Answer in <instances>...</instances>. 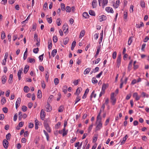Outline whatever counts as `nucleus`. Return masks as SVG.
I'll use <instances>...</instances> for the list:
<instances>
[{"label": "nucleus", "mask_w": 149, "mask_h": 149, "mask_svg": "<svg viewBox=\"0 0 149 149\" xmlns=\"http://www.w3.org/2000/svg\"><path fill=\"white\" fill-rule=\"evenodd\" d=\"M18 116V114L17 113H16L15 114L14 117H13V120L14 121H15L17 119Z\"/></svg>", "instance_id": "864d4df0"}, {"label": "nucleus", "mask_w": 149, "mask_h": 149, "mask_svg": "<svg viewBox=\"0 0 149 149\" xmlns=\"http://www.w3.org/2000/svg\"><path fill=\"white\" fill-rule=\"evenodd\" d=\"M85 31L84 30H82L80 32V34L79 35V38H81L82 37H83L85 35Z\"/></svg>", "instance_id": "5701e85b"}, {"label": "nucleus", "mask_w": 149, "mask_h": 149, "mask_svg": "<svg viewBox=\"0 0 149 149\" xmlns=\"http://www.w3.org/2000/svg\"><path fill=\"white\" fill-rule=\"evenodd\" d=\"M120 1L119 0H117L116 1V3L115 4V8H117L119 6V3H120Z\"/></svg>", "instance_id": "5fc2aeb1"}, {"label": "nucleus", "mask_w": 149, "mask_h": 149, "mask_svg": "<svg viewBox=\"0 0 149 149\" xmlns=\"http://www.w3.org/2000/svg\"><path fill=\"white\" fill-rule=\"evenodd\" d=\"M67 86H64L63 88V92L65 94H66L67 92Z\"/></svg>", "instance_id": "aec40b11"}, {"label": "nucleus", "mask_w": 149, "mask_h": 149, "mask_svg": "<svg viewBox=\"0 0 149 149\" xmlns=\"http://www.w3.org/2000/svg\"><path fill=\"white\" fill-rule=\"evenodd\" d=\"M36 28V23L33 24L32 25V29H33L34 31H35Z\"/></svg>", "instance_id": "0e129e2a"}, {"label": "nucleus", "mask_w": 149, "mask_h": 149, "mask_svg": "<svg viewBox=\"0 0 149 149\" xmlns=\"http://www.w3.org/2000/svg\"><path fill=\"white\" fill-rule=\"evenodd\" d=\"M45 113L43 109L41 110L40 112V117L42 120H44L45 117Z\"/></svg>", "instance_id": "20e7f679"}, {"label": "nucleus", "mask_w": 149, "mask_h": 149, "mask_svg": "<svg viewBox=\"0 0 149 149\" xmlns=\"http://www.w3.org/2000/svg\"><path fill=\"white\" fill-rule=\"evenodd\" d=\"M127 11H125L124 12L123 19L124 21L126 22L127 21Z\"/></svg>", "instance_id": "9b49d317"}, {"label": "nucleus", "mask_w": 149, "mask_h": 149, "mask_svg": "<svg viewBox=\"0 0 149 149\" xmlns=\"http://www.w3.org/2000/svg\"><path fill=\"white\" fill-rule=\"evenodd\" d=\"M11 136V134L10 133H8V134H7L6 135V138L7 139V140H9L10 139Z\"/></svg>", "instance_id": "c9c22d12"}, {"label": "nucleus", "mask_w": 149, "mask_h": 149, "mask_svg": "<svg viewBox=\"0 0 149 149\" xmlns=\"http://www.w3.org/2000/svg\"><path fill=\"white\" fill-rule=\"evenodd\" d=\"M121 54H120L118 55V56L117 59L116 63H121Z\"/></svg>", "instance_id": "a211bd4d"}, {"label": "nucleus", "mask_w": 149, "mask_h": 149, "mask_svg": "<svg viewBox=\"0 0 149 149\" xmlns=\"http://www.w3.org/2000/svg\"><path fill=\"white\" fill-rule=\"evenodd\" d=\"M22 70L23 69H21V70H19L18 71L17 76L18 77V79L19 80H20L22 78L21 77V74L22 73Z\"/></svg>", "instance_id": "9d476101"}, {"label": "nucleus", "mask_w": 149, "mask_h": 149, "mask_svg": "<svg viewBox=\"0 0 149 149\" xmlns=\"http://www.w3.org/2000/svg\"><path fill=\"white\" fill-rule=\"evenodd\" d=\"M39 48H34L33 50V52L35 54H37L39 51Z\"/></svg>", "instance_id": "4d7b16f0"}, {"label": "nucleus", "mask_w": 149, "mask_h": 149, "mask_svg": "<svg viewBox=\"0 0 149 149\" xmlns=\"http://www.w3.org/2000/svg\"><path fill=\"white\" fill-rule=\"evenodd\" d=\"M42 97L41 91L40 90H39L38 92V97L39 98H41Z\"/></svg>", "instance_id": "b1692460"}, {"label": "nucleus", "mask_w": 149, "mask_h": 149, "mask_svg": "<svg viewBox=\"0 0 149 149\" xmlns=\"http://www.w3.org/2000/svg\"><path fill=\"white\" fill-rule=\"evenodd\" d=\"M144 26V24L142 22H140V24H136V27L137 28H140L142 26Z\"/></svg>", "instance_id": "f3484780"}, {"label": "nucleus", "mask_w": 149, "mask_h": 149, "mask_svg": "<svg viewBox=\"0 0 149 149\" xmlns=\"http://www.w3.org/2000/svg\"><path fill=\"white\" fill-rule=\"evenodd\" d=\"M45 107L46 109V111L47 112L50 111L52 110V107L50 106V105L48 102H47V104L46 106Z\"/></svg>", "instance_id": "39448f33"}, {"label": "nucleus", "mask_w": 149, "mask_h": 149, "mask_svg": "<svg viewBox=\"0 0 149 149\" xmlns=\"http://www.w3.org/2000/svg\"><path fill=\"white\" fill-rule=\"evenodd\" d=\"M48 48L49 49H52V42L51 40H48Z\"/></svg>", "instance_id": "4468645a"}, {"label": "nucleus", "mask_w": 149, "mask_h": 149, "mask_svg": "<svg viewBox=\"0 0 149 149\" xmlns=\"http://www.w3.org/2000/svg\"><path fill=\"white\" fill-rule=\"evenodd\" d=\"M114 93H113L111 94V102L113 105L115 104L116 102V98L114 97Z\"/></svg>", "instance_id": "f03ea898"}, {"label": "nucleus", "mask_w": 149, "mask_h": 149, "mask_svg": "<svg viewBox=\"0 0 149 149\" xmlns=\"http://www.w3.org/2000/svg\"><path fill=\"white\" fill-rule=\"evenodd\" d=\"M6 37L5 33L4 32H2L1 34V38L2 39H3Z\"/></svg>", "instance_id": "13d9d810"}, {"label": "nucleus", "mask_w": 149, "mask_h": 149, "mask_svg": "<svg viewBox=\"0 0 149 149\" xmlns=\"http://www.w3.org/2000/svg\"><path fill=\"white\" fill-rule=\"evenodd\" d=\"M82 15L83 17L86 19L88 18L89 17L88 13L86 12H84L83 13Z\"/></svg>", "instance_id": "2eb2a0df"}, {"label": "nucleus", "mask_w": 149, "mask_h": 149, "mask_svg": "<svg viewBox=\"0 0 149 149\" xmlns=\"http://www.w3.org/2000/svg\"><path fill=\"white\" fill-rule=\"evenodd\" d=\"M117 55V53L116 52H114L112 54V58L113 59H115L116 58Z\"/></svg>", "instance_id": "603ef678"}, {"label": "nucleus", "mask_w": 149, "mask_h": 149, "mask_svg": "<svg viewBox=\"0 0 149 149\" xmlns=\"http://www.w3.org/2000/svg\"><path fill=\"white\" fill-rule=\"evenodd\" d=\"M27 52V48L26 49L25 51V52L24 53V57H23V59L24 60H25L26 59L27 57V55L26 54V53Z\"/></svg>", "instance_id": "cd10ccee"}, {"label": "nucleus", "mask_w": 149, "mask_h": 149, "mask_svg": "<svg viewBox=\"0 0 149 149\" xmlns=\"http://www.w3.org/2000/svg\"><path fill=\"white\" fill-rule=\"evenodd\" d=\"M43 8L44 10H45L46 8H48L47 3V2L45 3L44 4Z\"/></svg>", "instance_id": "a19ab883"}, {"label": "nucleus", "mask_w": 149, "mask_h": 149, "mask_svg": "<svg viewBox=\"0 0 149 149\" xmlns=\"http://www.w3.org/2000/svg\"><path fill=\"white\" fill-rule=\"evenodd\" d=\"M61 8L62 11H64L65 10V5L63 3L61 4Z\"/></svg>", "instance_id": "79ce46f5"}, {"label": "nucleus", "mask_w": 149, "mask_h": 149, "mask_svg": "<svg viewBox=\"0 0 149 149\" xmlns=\"http://www.w3.org/2000/svg\"><path fill=\"white\" fill-rule=\"evenodd\" d=\"M65 10L67 12H70L71 10V8L69 6H67L66 7Z\"/></svg>", "instance_id": "e433bc0d"}, {"label": "nucleus", "mask_w": 149, "mask_h": 149, "mask_svg": "<svg viewBox=\"0 0 149 149\" xmlns=\"http://www.w3.org/2000/svg\"><path fill=\"white\" fill-rule=\"evenodd\" d=\"M44 126L45 127H48L49 126V125L47 123V120H45L44 123Z\"/></svg>", "instance_id": "37998d69"}, {"label": "nucleus", "mask_w": 149, "mask_h": 149, "mask_svg": "<svg viewBox=\"0 0 149 149\" xmlns=\"http://www.w3.org/2000/svg\"><path fill=\"white\" fill-rule=\"evenodd\" d=\"M100 47L101 45H99L97 47V50L96 53L94 56V57L96 58L97 57V56L99 54V53L100 51Z\"/></svg>", "instance_id": "0eeeda50"}, {"label": "nucleus", "mask_w": 149, "mask_h": 149, "mask_svg": "<svg viewBox=\"0 0 149 149\" xmlns=\"http://www.w3.org/2000/svg\"><path fill=\"white\" fill-rule=\"evenodd\" d=\"M6 81V75H3L1 78L2 83L3 84H5Z\"/></svg>", "instance_id": "f8f14e48"}, {"label": "nucleus", "mask_w": 149, "mask_h": 149, "mask_svg": "<svg viewBox=\"0 0 149 149\" xmlns=\"http://www.w3.org/2000/svg\"><path fill=\"white\" fill-rule=\"evenodd\" d=\"M109 87V84L108 83H104L103 84L102 87V90L105 91L106 89Z\"/></svg>", "instance_id": "6e6552de"}, {"label": "nucleus", "mask_w": 149, "mask_h": 149, "mask_svg": "<svg viewBox=\"0 0 149 149\" xmlns=\"http://www.w3.org/2000/svg\"><path fill=\"white\" fill-rule=\"evenodd\" d=\"M47 21L49 24H51L52 21V18L51 17L47 18Z\"/></svg>", "instance_id": "a18cd8bd"}, {"label": "nucleus", "mask_w": 149, "mask_h": 149, "mask_svg": "<svg viewBox=\"0 0 149 149\" xmlns=\"http://www.w3.org/2000/svg\"><path fill=\"white\" fill-rule=\"evenodd\" d=\"M13 81V75L12 74H10L8 80V82L9 84L12 83Z\"/></svg>", "instance_id": "4be33fe9"}, {"label": "nucleus", "mask_w": 149, "mask_h": 149, "mask_svg": "<svg viewBox=\"0 0 149 149\" xmlns=\"http://www.w3.org/2000/svg\"><path fill=\"white\" fill-rule=\"evenodd\" d=\"M42 87L43 89H45V84L44 81L41 82Z\"/></svg>", "instance_id": "052dcab7"}, {"label": "nucleus", "mask_w": 149, "mask_h": 149, "mask_svg": "<svg viewBox=\"0 0 149 149\" xmlns=\"http://www.w3.org/2000/svg\"><path fill=\"white\" fill-rule=\"evenodd\" d=\"M29 59V61H28V62H29L31 63L33 62L34 63H35L36 61L35 59L34 58H31L30 57H29L28 58L27 60Z\"/></svg>", "instance_id": "7c9ffc66"}, {"label": "nucleus", "mask_w": 149, "mask_h": 149, "mask_svg": "<svg viewBox=\"0 0 149 149\" xmlns=\"http://www.w3.org/2000/svg\"><path fill=\"white\" fill-rule=\"evenodd\" d=\"M3 111L5 113H7L8 112V109L6 107H4L3 108Z\"/></svg>", "instance_id": "e2e57ef3"}, {"label": "nucleus", "mask_w": 149, "mask_h": 149, "mask_svg": "<svg viewBox=\"0 0 149 149\" xmlns=\"http://www.w3.org/2000/svg\"><path fill=\"white\" fill-rule=\"evenodd\" d=\"M38 68L42 72H43L44 70V68L42 66H39Z\"/></svg>", "instance_id": "338daca9"}, {"label": "nucleus", "mask_w": 149, "mask_h": 149, "mask_svg": "<svg viewBox=\"0 0 149 149\" xmlns=\"http://www.w3.org/2000/svg\"><path fill=\"white\" fill-rule=\"evenodd\" d=\"M54 96L52 95H51L48 98V102H50L52 101V99L54 98Z\"/></svg>", "instance_id": "09e8293b"}, {"label": "nucleus", "mask_w": 149, "mask_h": 149, "mask_svg": "<svg viewBox=\"0 0 149 149\" xmlns=\"http://www.w3.org/2000/svg\"><path fill=\"white\" fill-rule=\"evenodd\" d=\"M61 20L60 18L57 19L56 21V23L58 26H60L61 25L60 23Z\"/></svg>", "instance_id": "c03bdc74"}, {"label": "nucleus", "mask_w": 149, "mask_h": 149, "mask_svg": "<svg viewBox=\"0 0 149 149\" xmlns=\"http://www.w3.org/2000/svg\"><path fill=\"white\" fill-rule=\"evenodd\" d=\"M100 122H102L101 117L100 116H98L97 115V118L96 123H97V122H100Z\"/></svg>", "instance_id": "72a5a7b5"}, {"label": "nucleus", "mask_w": 149, "mask_h": 149, "mask_svg": "<svg viewBox=\"0 0 149 149\" xmlns=\"http://www.w3.org/2000/svg\"><path fill=\"white\" fill-rule=\"evenodd\" d=\"M21 101V99L20 97H19L17 98V101L16 102L15 105H19L20 104V102Z\"/></svg>", "instance_id": "58836bf2"}, {"label": "nucleus", "mask_w": 149, "mask_h": 149, "mask_svg": "<svg viewBox=\"0 0 149 149\" xmlns=\"http://www.w3.org/2000/svg\"><path fill=\"white\" fill-rule=\"evenodd\" d=\"M57 52V51L56 49H54L52 50L51 54L53 57H54L56 55Z\"/></svg>", "instance_id": "c85d7f7f"}, {"label": "nucleus", "mask_w": 149, "mask_h": 149, "mask_svg": "<svg viewBox=\"0 0 149 149\" xmlns=\"http://www.w3.org/2000/svg\"><path fill=\"white\" fill-rule=\"evenodd\" d=\"M27 108L25 106H23L22 107V110L23 111H26L27 110Z\"/></svg>", "instance_id": "de8ad7c7"}, {"label": "nucleus", "mask_w": 149, "mask_h": 149, "mask_svg": "<svg viewBox=\"0 0 149 149\" xmlns=\"http://www.w3.org/2000/svg\"><path fill=\"white\" fill-rule=\"evenodd\" d=\"M99 69V68L98 67H96L95 69H93V73H95L96 72L98 71Z\"/></svg>", "instance_id": "bf43d9fd"}, {"label": "nucleus", "mask_w": 149, "mask_h": 149, "mask_svg": "<svg viewBox=\"0 0 149 149\" xmlns=\"http://www.w3.org/2000/svg\"><path fill=\"white\" fill-rule=\"evenodd\" d=\"M141 6L142 8H144L145 7V3L144 2L141 1Z\"/></svg>", "instance_id": "774afa93"}, {"label": "nucleus", "mask_w": 149, "mask_h": 149, "mask_svg": "<svg viewBox=\"0 0 149 149\" xmlns=\"http://www.w3.org/2000/svg\"><path fill=\"white\" fill-rule=\"evenodd\" d=\"M81 100V97L79 96H77V97L76 100L75 101V103L74 104H76L77 102Z\"/></svg>", "instance_id": "c756f323"}, {"label": "nucleus", "mask_w": 149, "mask_h": 149, "mask_svg": "<svg viewBox=\"0 0 149 149\" xmlns=\"http://www.w3.org/2000/svg\"><path fill=\"white\" fill-rule=\"evenodd\" d=\"M6 102V99L4 97H3L1 100V103L3 105L5 104Z\"/></svg>", "instance_id": "680f3d73"}, {"label": "nucleus", "mask_w": 149, "mask_h": 149, "mask_svg": "<svg viewBox=\"0 0 149 149\" xmlns=\"http://www.w3.org/2000/svg\"><path fill=\"white\" fill-rule=\"evenodd\" d=\"M141 96L144 97H148L149 95L148 94H147L145 93L144 92H142L141 94Z\"/></svg>", "instance_id": "2f4dec72"}, {"label": "nucleus", "mask_w": 149, "mask_h": 149, "mask_svg": "<svg viewBox=\"0 0 149 149\" xmlns=\"http://www.w3.org/2000/svg\"><path fill=\"white\" fill-rule=\"evenodd\" d=\"M97 124L95 128L96 131L100 130L102 127V122H100V121L99 122H97Z\"/></svg>", "instance_id": "f257e3e1"}, {"label": "nucleus", "mask_w": 149, "mask_h": 149, "mask_svg": "<svg viewBox=\"0 0 149 149\" xmlns=\"http://www.w3.org/2000/svg\"><path fill=\"white\" fill-rule=\"evenodd\" d=\"M107 19V17L104 15H102L100 16L99 17V19L100 22L103 21Z\"/></svg>", "instance_id": "1a4fd4ad"}, {"label": "nucleus", "mask_w": 149, "mask_h": 149, "mask_svg": "<svg viewBox=\"0 0 149 149\" xmlns=\"http://www.w3.org/2000/svg\"><path fill=\"white\" fill-rule=\"evenodd\" d=\"M3 147L6 149L8 147L9 142L6 139H4L3 141Z\"/></svg>", "instance_id": "7ed1b4c3"}, {"label": "nucleus", "mask_w": 149, "mask_h": 149, "mask_svg": "<svg viewBox=\"0 0 149 149\" xmlns=\"http://www.w3.org/2000/svg\"><path fill=\"white\" fill-rule=\"evenodd\" d=\"M97 3L96 0H93L92 2V6L93 8H96L97 6Z\"/></svg>", "instance_id": "ddd939ff"}, {"label": "nucleus", "mask_w": 149, "mask_h": 149, "mask_svg": "<svg viewBox=\"0 0 149 149\" xmlns=\"http://www.w3.org/2000/svg\"><path fill=\"white\" fill-rule=\"evenodd\" d=\"M76 42L75 41H74L72 43L71 47V49L72 50H73L74 49L76 46Z\"/></svg>", "instance_id": "a878e982"}, {"label": "nucleus", "mask_w": 149, "mask_h": 149, "mask_svg": "<svg viewBox=\"0 0 149 149\" xmlns=\"http://www.w3.org/2000/svg\"><path fill=\"white\" fill-rule=\"evenodd\" d=\"M80 81V79H78L77 80H75L74 82L73 83L74 85H77L78 84V81Z\"/></svg>", "instance_id": "6e6d98bb"}, {"label": "nucleus", "mask_w": 149, "mask_h": 149, "mask_svg": "<svg viewBox=\"0 0 149 149\" xmlns=\"http://www.w3.org/2000/svg\"><path fill=\"white\" fill-rule=\"evenodd\" d=\"M92 82L94 84L97 83L98 81L96 79V78L95 77H93L92 78Z\"/></svg>", "instance_id": "473e14b6"}, {"label": "nucleus", "mask_w": 149, "mask_h": 149, "mask_svg": "<svg viewBox=\"0 0 149 149\" xmlns=\"http://www.w3.org/2000/svg\"><path fill=\"white\" fill-rule=\"evenodd\" d=\"M47 73H46V75H45V79L47 81V82L48 81V78L49 77V74L48 72L47 71L46 72Z\"/></svg>", "instance_id": "49530a36"}, {"label": "nucleus", "mask_w": 149, "mask_h": 149, "mask_svg": "<svg viewBox=\"0 0 149 149\" xmlns=\"http://www.w3.org/2000/svg\"><path fill=\"white\" fill-rule=\"evenodd\" d=\"M44 56V54H42L41 55H40L39 56V59L40 61H43V56Z\"/></svg>", "instance_id": "3c124183"}, {"label": "nucleus", "mask_w": 149, "mask_h": 149, "mask_svg": "<svg viewBox=\"0 0 149 149\" xmlns=\"http://www.w3.org/2000/svg\"><path fill=\"white\" fill-rule=\"evenodd\" d=\"M29 68V66L28 65H26L24 68V72L25 74L28 71Z\"/></svg>", "instance_id": "dca6fc26"}, {"label": "nucleus", "mask_w": 149, "mask_h": 149, "mask_svg": "<svg viewBox=\"0 0 149 149\" xmlns=\"http://www.w3.org/2000/svg\"><path fill=\"white\" fill-rule=\"evenodd\" d=\"M82 90V88L81 87H79L76 90L75 93H74V94L77 95L79 96V94L81 93V91Z\"/></svg>", "instance_id": "423d86ee"}, {"label": "nucleus", "mask_w": 149, "mask_h": 149, "mask_svg": "<svg viewBox=\"0 0 149 149\" xmlns=\"http://www.w3.org/2000/svg\"><path fill=\"white\" fill-rule=\"evenodd\" d=\"M132 42V40L131 37H130L128 39V44L129 45H130Z\"/></svg>", "instance_id": "69168bd1"}, {"label": "nucleus", "mask_w": 149, "mask_h": 149, "mask_svg": "<svg viewBox=\"0 0 149 149\" xmlns=\"http://www.w3.org/2000/svg\"><path fill=\"white\" fill-rule=\"evenodd\" d=\"M53 41L54 43H56L57 41L58 38L56 36H54L53 38Z\"/></svg>", "instance_id": "4c0bfd02"}, {"label": "nucleus", "mask_w": 149, "mask_h": 149, "mask_svg": "<svg viewBox=\"0 0 149 149\" xmlns=\"http://www.w3.org/2000/svg\"><path fill=\"white\" fill-rule=\"evenodd\" d=\"M24 91L25 93H28L29 91V88L28 86H25L24 88Z\"/></svg>", "instance_id": "393cba45"}, {"label": "nucleus", "mask_w": 149, "mask_h": 149, "mask_svg": "<svg viewBox=\"0 0 149 149\" xmlns=\"http://www.w3.org/2000/svg\"><path fill=\"white\" fill-rule=\"evenodd\" d=\"M91 70V68H87L84 71V74H88Z\"/></svg>", "instance_id": "6ab92c4d"}, {"label": "nucleus", "mask_w": 149, "mask_h": 149, "mask_svg": "<svg viewBox=\"0 0 149 149\" xmlns=\"http://www.w3.org/2000/svg\"><path fill=\"white\" fill-rule=\"evenodd\" d=\"M89 14L91 16H95V14L94 11L92 10H90L89 12Z\"/></svg>", "instance_id": "bb28decb"}, {"label": "nucleus", "mask_w": 149, "mask_h": 149, "mask_svg": "<svg viewBox=\"0 0 149 149\" xmlns=\"http://www.w3.org/2000/svg\"><path fill=\"white\" fill-rule=\"evenodd\" d=\"M108 3V0H103L102 3V6L104 8L105 6H106Z\"/></svg>", "instance_id": "412c9836"}, {"label": "nucleus", "mask_w": 149, "mask_h": 149, "mask_svg": "<svg viewBox=\"0 0 149 149\" xmlns=\"http://www.w3.org/2000/svg\"><path fill=\"white\" fill-rule=\"evenodd\" d=\"M93 126V124L92 123L89 127L88 129V132L89 133L91 131Z\"/></svg>", "instance_id": "8fccbe9b"}, {"label": "nucleus", "mask_w": 149, "mask_h": 149, "mask_svg": "<svg viewBox=\"0 0 149 149\" xmlns=\"http://www.w3.org/2000/svg\"><path fill=\"white\" fill-rule=\"evenodd\" d=\"M54 82L55 84L56 85L58 84L59 82V80L58 78H56L54 79Z\"/></svg>", "instance_id": "ea45409f"}, {"label": "nucleus", "mask_w": 149, "mask_h": 149, "mask_svg": "<svg viewBox=\"0 0 149 149\" xmlns=\"http://www.w3.org/2000/svg\"><path fill=\"white\" fill-rule=\"evenodd\" d=\"M63 109H64L63 106L62 105H61L59 107L58 109V111L59 112H62L63 111Z\"/></svg>", "instance_id": "f704fd0d"}]
</instances>
